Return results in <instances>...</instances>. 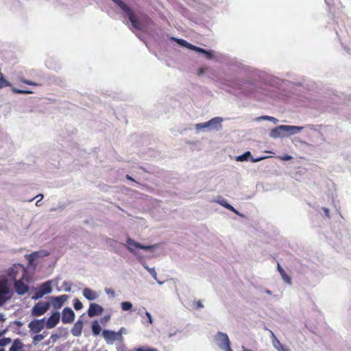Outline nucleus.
I'll list each match as a JSON object with an SVG mask.
<instances>
[{
    "label": "nucleus",
    "mask_w": 351,
    "mask_h": 351,
    "mask_svg": "<svg viewBox=\"0 0 351 351\" xmlns=\"http://www.w3.org/2000/svg\"><path fill=\"white\" fill-rule=\"evenodd\" d=\"M83 295L88 300H94L98 297L97 293L89 288L83 290Z\"/></svg>",
    "instance_id": "f3484780"
},
{
    "label": "nucleus",
    "mask_w": 351,
    "mask_h": 351,
    "mask_svg": "<svg viewBox=\"0 0 351 351\" xmlns=\"http://www.w3.org/2000/svg\"><path fill=\"white\" fill-rule=\"evenodd\" d=\"M323 210L326 215V217H330V215H329V210L328 208H323Z\"/></svg>",
    "instance_id": "a18cd8bd"
},
{
    "label": "nucleus",
    "mask_w": 351,
    "mask_h": 351,
    "mask_svg": "<svg viewBox=\"0 0 351 351\" xmlns=\"http://www.w3.org/2000/svg\"><path fill=\"white\" fill-rule=\"evenodd\" d=\"M25 280L27 281V276L25 278L20 277L19 280H14V288L19 295H23L29 290V287L24 282Z\"/></svg>",
    "instance_id": "0eeeda50"
},
{
    "label": "nucleus",
    "mask_w": 351,
    "mask_h": 351,
    "mask_svg": "<svg viewBox=\"0 0 351 351\" xmlns=\"http://www.w3.org/2000/svg\"><path fill=\"white\" fill-rule=\"evenodd\" d=\"M121 306L123 311H130L132 308V304L130 302H123L121 304Z\"/></svg>",
    "instance_id": "bb28decb"
},
{
    "label": "nucleus",
    "mask_w": 351,
    "mask_h": 351,
    "mask_svg": "<svg viewBox=\"0 0 351 351\" xmlns=\"http://www.w3.org/2000/svg\"><path fill=\"white\" fill-rule=\"evenodd\" d=\"M10 338L3 337L0 339V346H5L11 342Z\"/></svg>",
    "instance_id": "473e14b6"
},
{
    "label": "nucleus",
    "mask_w": 351,
    "mask_h": 351,
    "mask_svg": "<svg viewBox=\"0 0 351 351\" xmlns=\"http://www.w3.org/2000/svg\"><path fill=\"white\" fill-rule=\"evenodd\" d=\"M40 256V252H35L26 256L29 265H33L34 261Z\"/></svg>",
    "instance_id": "412c9836"
},
{
    "label": "nucleus",
    "mask_w": 351,
    "mask_h": 351,
    "mask_svg": "<svg viewBox=\"0 0 351 351\" xmlns=\"http://www.w3.org/2000/svg\"><path fill=\"white\" fill-rule=\"evenodd\" d=\"M23 346V345L21 341L19 339H16L13 341V343L10 348L9 351H19L22 349Z\"/></svg>",
    "instance_id": "a211bd4d"
},
{
    "label": "nucleus",
    "mask_w": 351,
    "mask_h": 351,
    "mask_svg": "<svg viewBox=\"0 0 351 351\" xmlns=\"http://www.w3.org/2000/svg\"><path fill=\"white\" fill-rule=\"evenodd\" d=\"M51 338L55 341L57 338H58V336L57 335H52Z\"/></svg>",
    "instance_id": "3c124183"
},
{
    "label": "nucleus",
    "mask_w": 351,
    "mask_h": 351,
    "mask_svg": "<svg viewBox=\"0 0 351 351\" xmlns=\"http://www.w3.org/2000/svg\"><path fill=\"white\" fill-rule=\"evenodd\" d=\"M2 333H0V336L1 335Z\"/></svg>",
    "instance_id": "4d7b16f0"
},
{
    "label": "nucleus",
    "mask_w": 351,
    "mask_h": 351,
    "mask_svg": "<svg viewBox=\"0 0 351 351\" xmlns=\"http://www.w3.org/2000/svg\"><path fill=\"white\" fill-rule=\"evenodd\" d=\"M60 315L59 312L53 313L45 322L47 328H54L60 322Z\"/></svg>",
    "instance_id": "4468645a"
},
{
    "label": "nucleus",
    "mask_w": 351,
    "mask_h": 351,
    "mask_svg": "<svg viewBox=\"0 0 351 351\" xmlns=\"http://www.w3.org/2000/svg\"><path fill=\"white\" fill-rule=\"evenodd\" d=\"M271 337L273 339V345L279 351L282 350V346L280 343V341L276 338V337L275 336V335L274 334L273 332H271Z\"/></svg>",
    "instance_id": "4be33fe9"
},
{
    "label": "nucleus",
    "mask_w": 351,
    "mask_h": 351,
    "mask_svg": "<svg viewBox=\"0 0 351 351\" xmlns=\"http://www.w3.org/2000/svg\"><path fill=\"white\" fill-rule=\"evenodd\" d=\"M116 5H117L128 16L130 21L131 22L132 26L138 29V30H143L147 25L149 23H152V20L148 17L145 16L143 21H138L132 10L123 1L121 0H112Z\"/></svg>",
    "instance_id": "f257e3e1"
},
{
    "label": "nucleus",
    "mask_w": 351,
    "mask_h": 351,
    "mask_svg": "<svg viewBox=\"0 0 351 351\" xmlns=\"http://www.w3.org/2000/svg\"><path fill=\"white\" fill-rule=\"evenodd\" d=\"M45 326V318L41 319H34L30 322L28 324V328L30 329V331L33 333L37 334L39 333Z\"/></svg>",
    "instance_id": "6e6552de"
},
{
    "label": "nucleus",
    "mask_w": 351,
    "mask_h": 351,
    "mask_svg": "<svg viewBox=\"0 0 351 351\" xmlns=\"http://www.w3.org/2000/svg\"><path fill=\"white\" fill-rule=\"evenodd\" d=\"M105 319H106V320H108L110 319V316H106Z\"/></svg>",
    "instance_id": "5fc2aeb1"
},
{
    "label": "nucleus",
    "mask_w": 351,
    "mask_h": 351,
    "mask_svg": "<svg viewBox=\"0 0 351 351\" xmlns=\"http://www.w3.org/2000/svg\"><path fill=\"white\" fill-rule=\"evenodd\" d=\"M125 178L127 180H129L132 182H136L135 180L132 178L130 175H126Z\"/></svg>",
    "instance_id": "8fccbe9b"
},
{
    "label": "nucleus",
    "mask_w": 351,
    "mask_h": 351,
    "mask_svg": "<svg viewBox=\"0 0 351 351\" xmlns=\"http://www.w3.org/2000/svg\"><path fill=\"white\" fill-rule=\"evenodd\" d=\"M251 156L250 152L247 151L245 152L243 154L239 156L237 158V160L238 161H246L248 160V158Z\"/></svg>",
    "instance_id": "393cba45"
},
{
    "label": "nucleus",
    "mask_w": 351,
    "mask_h": 351,
    "mask_svg": "<svg viewBox=\"0 0 351 351\" xmlns=\"http://www.w3.org/2000/svg\"><path fill=\"white\" fill-rule=\"evenodd\" d=\"M105 291H106V293L108 295H112V297H114V295H115V292H114V290H112V289H108V288H106V289H105Z\"/></svg>",
    "instance_id": "4c0bfd02"
},
{
    "label": "nucleus",
    "mask_w": 351,
    "mask_h": 351,
    "mask_svg": "<svg viewBox=\"0 0 351 351\" xmlns=\"http://www.w3.org/2000/svg\"><path fill=\"white\" fill-rule=\"evenodd\" d=\"M176 42L178 43H179L181 46H183L185 47H187V45L189 43L186 40H183V39H176Z\"/></svg>",
    "instance_id": "c9c22d12"
},
{
    "label": "nucleus",
    "mask_w": 351,
    "mask_h": 351,
    "mask_svg": "<svg viewBox=\"0 0 351 351\" xmlns=\"http://www.w3.org/2000/svg\"><path fill=\"white\" fill-rule=\"evenodd\" d=\"M92 331L95 336H97L101 331V328L97 321H94L92 323Z\"/></svg>",
    "instance_id": "aec40b11"
},
{
    "label": "nucleus",
    "mask_w": 351,
    "mask_h": 351,
    "mask_svg": "<svg viewBox=\"0 0 351 351\" xmlns=\"http://www.w3.org/2000/svg\"><path fill=\"white\" fill-rule=\"evenodd\" d=\"M195 308L198 309V308H203V304L201 301H199V300L195 301Z\"/></svg>",
    "instance_id": "ea45409f"
},
{
    "label": "nucleus",
    "mask_w": 351,
    "mask_h": 351,
    "mask_svg": "<svg viewBox=\"0 0 351 351\" xmlns=\"http://www.w3.org/2000/svg\"><path fill=\"white\" fill-rule=\"evenodd\" d=\"M195 51H197V52H199V53H204V54L206 55V57L208 58H212L211 53L210 51H208L202 49V48H200V47H195Z\"/></svg>",
    "instance_id": "a878e982"
},
{
    "label": "nucleus",
    "mask_w": 351,
    "mask_h": 351,
    "mask_svg": "<svg viewBox=\"0 0 351 351\" xmlns=\"http://www.w3.org/2000/svg\"><path fill=\"white\" fill-rule=\"evenodd\" d=\"M145 315L148 319L149 323L152 324V318L151 314L149 312H146Z\"/></svg>",
    "instance_id": "a19ab883"
},
{
    "label": "nucleus",
    "mask_w": 351,
    "mask_h": 351,
    "mask_svg": "<svg viewBox=\"0 0 351 351\" xmlns=\"http://www.w3.org/2000/svg\"><path fill=\"white\" fill-rule=\"evenodd\" d=\"M51 291V287L50 282H45L40 287L39 293L40 295L38 297H42L43 295L49 293Z\"/></svg>",
    "instance_id": "dca6fc26"
},
{
    "label": "nucleus",
    "mask_w": 351,
    "mask_h": 351,
    "mask_svg": "<svg viewBox=\"0 0 351 351\" xmlns=\"http://www.w3.org/2000/svg\"><path fill=\"white\" fill-rule=\"evenodd\" d=\"M73 306L75 310L78 311L83 308V304L78 299H75Z\"/></svg>",
    "instance_id": "7c9ffc66"
},
{
    "label": "nucleus",
    "mask_w": 351,
    "mask_h": 351,
    "mask_svg": "<svg viewBox=\"0 0 351 351\" xmlns=\"http://www.w3.org/2000/svg\"><path fill=\"white\" fill-rule=\"evenodd\" d=\"M102 335L108 344H112L115 341L119 342V337L117 332L110 330H104L102 332Z\"/></svg>",
    "instance_id": "9d476101"
},
{
    "label": "nucleus",
    "mask_w": 351,
    "mask_h": 351,
    "mask_svg": "<svg viewBox=\"0 0 351 351\" xmlns=\"http://www.w3.org/2000/svg\"><path fill=\"white\" fill-rule=\"evenodd\" d=\"M50 304L48 302H39L35 304L31 310L32 315L38 317L44 315L49 309Z\"/></svg>",
    "instance_id": "7ed1b4c3"
},
{
    "label": "nucleus",
    "mask_w": 351,
    "mask_h": 351,
    "mask_svg": "<svg viewBox=\"0 0 351 351\" xmlns=\"http://www.w3.org/2000/svg\"><path fill=\"white\" fill-rule=\"evenodd\" d=\"M128 249L130 252L134 251V248H138L139 243L134 241L133 239L128 238L126 241Z\"/></svg>",
    "instance_id": "6ab92c4d"
},
{
    "label": "nucleus",
    "mask_w": 351,
    "mask_h": 351,
    "mask_svg": "<svg viewBox=\"0 0 351 351\" xmlns=\"http://www.w3.org/2000/svg\"><path fill=\"white\" fill-rule=\"evenodd\" d=\"M204 73L203 69H200L199 74H200V73Z\"/></svg>",
    "instance_id": "864d4df0"
},
{
    "label": "nucleus",
    "mask_w": 351,
    "mask_h": 351,
    "mask_svg": "<svg viewBox=\"0 0 351 351\" xmlns=\"http://www.w3.org/2000/svg\"><path fill=\"white\" fill-rule=\"evenodd\" d=\"M127 332V330L124 327H121L117 332V335L119 337V342L122 343L123 341V334H125Z\"/></svg>",
    "instance_id": "c85d7f7f"
},
{
    "label": "nucleus",
    "mask_w": 351,
    "mask_h": 351,
    "mask_svg": "<svg viewBox=\"0 0 351 351\" xmlns=\"http://www.w3.org/2000/svg\"><path fill=\"white\" fill-rule=\"evenodd\" d=\"M12 90L13 93H17V94H32V93H33V92L31 90H22V89H19L16 88H12Z\"/></svg>",
    "instance_id": "cd10ccee"
},
{
    "label": "nucleus",
    "mask_w": 351,
    "mask_h": 351,
    "mask_svg": "<svg viewBox=\"0 0 351 351\" xmlns=\"http://www.w3.org/2000/svg\"><path fill=\"white\" fill-rule=\"evenodd\" d=\"M138 351H158L156 348H141L137 350Z\"/></svg>",
    "instance_id": "58836bf2"
},
{
    "label": "nucleus",
    "mask_w": 351,
    "mask_h": 351,
    "mask_svg": "<svg viewBox=\"0 0 351 351\" xmlns=\"http://www.w3.org/2000/svg\"><path fill=\"white\" fill-rule=\"evenodd\" d=\"M104 311V308L101 306L96 303H90L88 309V315L92 317L95 315H101Z\"/></svg>",
    "instance_id": "ddd939ff"
},
{
    "label": "nucleus",
    "mask_w": 351,
    "mask_h": 351,
    "mask_svg": "<svg viewBox=\"0 0 351 351\" xmlns=\"http://www.w3.org/2000/svg\"><path fill=\"white\" fill-rule=\"evenodd\" d=\"M217 339L219 341V346L223 348L226 351H232L230 348V343L229 338L226 333L218 332Z\"/></svg>",
    "instance_id": "1a4fd4ad"
},
{
    "label": "nucleus",
    "mask_w": 351,
    "mask_h": 351,
    "mask_svg": "<svg viewBox=\"0 0 351 351\" xmlns=\"http://www.w3.org/2000/svg\"><path fill=\"white\" fill-rule=\"evenodd\" d=\"M68 295H62L56 297L51 298V303L56 309H58L62 306L64 303L67 300Z\"/></svg>",
    "instance_id": "f8f14e48"
},
{
    "label": "nucleus",
    "mask_w": 351,
    "mask_h": 351,
    "mask_svg": "<svg viewBox=\"0 0 351 351\" xmlns=\"http://www.w3.org/2000/svg\"><path fill=\"white\" fill-rule=\"evenodd\" d=\"M154 247H155V245H142V244L139 243L138 248L147 250L153 249Z\"/></svg>",
    "instance_id": "f704fd0d"
},
{
    "label": "nucleus",
    "mask_w": 351,
    "mask_h": 351,
    "mask_svg": "<svg viewBox=\"0 0 351 351\" xmlns=\"http://www.w3.org/2000/svg\"><path fill=\"white\" fill-rule=\"evenodd\" d=\"M277 269L280 274L284 273L285 270L282 268V267L280 266V265L279 263H278V265H277Z\"/></svg>",
    "instance_id": "c03bdc74"
},
{
    "label": "nucleus",
    "mask_w": 351,
    "mask_h": 351,
    "mask_svg": "<svg viewBox=\"0 0 351 351\" xmlns=\"http://www.w3.org/2000/svg\"><path fill=\"white\" fill-rule=\"evenodd\" d=\"M84 326V323L82 320H77L73 325V327L71 328V334L74 337H80L82 335V329Z\"/></svg>",
    "instance_id": "2eb2a0df"
},
{
    "label": "nucleus",
    "mask_w": 351,
    "mask_h": 351,
    "mask_svg": "<svg viewBox=\"0 0 351 351\" xmlns=\"http://www.w3.org/2000/svg\"><path fill=\"white\" fill-rule=\"evenodd\" d=\"M263 119H268V120H276L275 118H274L272 117H269V116L263 117Z\"/></svg>",
    "instance_id": "de8ad7c7"
},
{
    "label": "nucleus",
    "mask_w": 351,
    "mask_h": 351,
    "mask_svg": "<svg viewBox=\"0 0 351 351\" xmlns=\"http://www.w3.org/2000/svg\"><path fill=\"white\" fill-rule=\"evenodd\" d=\"M265 157H263V158H252V161L254 162H258L260 160H261L262 159H264Z\"/></svg>",
    "instance_id": "09e8293b"
},
{
    "label": "nucleus",
    "mask_w": 351,
    "mask_h": 351,
    "mask_svg": "<svg viewBox=\"0 0 351 351\" xmlns=\"http://www.w3.org/2000/svg\"><path fill=\"white\" fill-rule=\"evenodd\" d=\"M4 320H5V319L3 318V315L0 314V322L1 321H4Z\"/></svg>",
    "instance_id": "603ef678"
},
{
    "label": "nucleus",
    "mask_w": 351,
    "mask_h": 351,
    "mask_svg": "<svg viewBox=\"0 0 351 351\" xmlns=\"http://www.w3.org/2000/svg\"><path fill=\"white\" fill-rule=\"evenodd\" d=\"M295 127L290 125H280L273 129L270 132V136L274 138L285 136V133L290 132Z\"/></svg>",
    "instance_id": "423d86ee"
},
{
    "label": "nucleus",
    "mask_w": 351,
    "mask_h": 351,
    "mask_svg": "<svg viewBox=\"0 0 351 351\" xmlns=\"http://www.w3.org/2000/svg\"><path fill=\"white\" fill-rule=\"evenodd\" d=\"M21 82H23V84H28V85H32V86H37L39 85L38 83H36L34 82L26 80L25 78H21Z\"/></svg>",
    "instance_id": "72a5a7b5"
},
{
    "label": "nucleus",
    "mask_w": 351,
    "mask_h": 351,
    "mask_svg": "<svg viewBox=\"0 0 351 351\" xmlns=\"http://www.w3.org/2000/svg\"><path fill=\"white\" fill-rule=\"evenodd\" d=\"M27 275L26 269L20 264L14 265L8 271V276L10 280H16L19 276L25 278Z\"/></svg>",
    "instance_id": "f03ea898"
},
{
    "label": "nucleus",
    "mask_w": 351,
    "mask_h": 351,
    "mask_svg": "<svg viewBox=\"0 0 351 351\" xmlns=\"http://www.w3.org/2000/svg\"><path fill=\"white\" fill-rule=\"evenodd\" d=\"M195 47L196 46H195V45H192V44L189 43L188 45H187L186 48L195 51Z\"/></svg>",
    "instance_id": "37998d69"
},
{
    "label": "nucleus",
    "mask_w": 351,
    "mask_h": 351,
    "mask_svg": "<svg viewBox=\"0 0 351 351\" xmlns=\"http://www.w3.org/2000/svg\"><path fill=\"white\" fill-rule=\"evenodd\" d=\"M220 204L221 206H223V207H225L226 208L232 211L233 213L238 214V211L232 205H230L226 201H224V200L221 201Z\"/></svg>",
    "instance_id": "5701e85b"
},
{
    "label": "nucleus",
    "mask_w": 351,
    "mask_h": 351,
    "mask_svg": "<svg viewBox=\"0 0 351 351\" xmlns=\"http://www.w3.org/2000/svg\"><path fill=\"white\" fill-rule=\"evenodd\" d=\"M0 351H5V350H4V349L1 348V349H0Z\"/></svg>",
    "instance_id": "6e6d98bb"
},
{
    "label": "nucleus",
    "mask_w": 351,
    "mask_h": 351,
    "mask_svg": "<svg viewBox=\"0 0 351 351\" xmlns=\"http://www.w3.org/2000/svg\"><path fill=\"white\" fill-rule=\"evenodd\" d=\"M280 158L283 160H289L292 158V156H291L289 155H285V156L281 157Z\"/></svg>",
    "instance_id": "79ce46f5"
},
{
    "label": "nucleus",
    "mask_w": 351,
    "mask_h": 351,
    "mask_svg": "<svg viewBox=\"0 0 351 351\" xmlns=\"http://www.w3.org/2000/svg\"><path fill=\"white\" fill-rule=\"evenodd\" d=\"M10 86V82L4 78L3 73H0V88Z\"/></svg>",
    "instance_id": "b1692460"
},
{
    "label": "nucleus",
    "mask_w": 351,
    "mask_h": 351,
    "mask_svg": "<svg viewBox=\"0 0 351 351\" xmlns=\"http://www.w3.org/2000/svg\"><path fill=\"white\" fill-rule=\"evenodd\" d=\"M147 270L149 272V274L154 277V279L156 280V276H157V274H156V271H155V269L154 268H147Z\"/></svg>",
    "instance_id": "e433bc0d"
},
{
    "label": "nucleus",
    "mask_w": 351,
    "mask_h": 351,
    "mask_svg": "<svg viewBox=\"0 0 351 351\" xmlns=\"http://www.w3.org/2000/svg\"><path fill=\"white\" fill-rule=\"evenodd\" d=\"M36 197H38V198H40V199H39V200H38V201H37V202H36V206H38V202H39V201H40V200H41V199L43 198V195H42V194H39V195H38Z\"/></svg>",
    "instance_id": "49530a36"
},
{
    "label": "nucleus",
    "mask_w": 351,
    "mask_h": 351,
    "mask_svg": "<svg viewBox=\"0 0 351 351\" xmlns=\"http://www.w3.org/2000/svg\"><path fill=\"white\" fill-rule=\"evenodd\" d=\"M222 121L223 120L221 117H214L207 122L197 124L196 128L200 129L213 127V128L219 130L221 127V123Z\"/></svg>",
    "instance_id": "39448f33"
},
{
    "label": "nucleus",
    "mask_w": 351,
    "mask_h": 351,
    "mask_svg": "<svg viewBox=\"0 0 351 351\" xmlns=\"http://www.w3.org/2000/svg\"><path fill=\"white\" fill-rule=\"evenodd\" d=\"M11 298L10 288L5 280L0 281V306Z\"/></svg>",
    "instance_id": "20e7f679"
},
{
    "label": "nucleus",
    "mask_w": 351,
    "mask_h": 351,
    "mask_svg": "<svg viewBox=\"0 0 351 351\" xmlns=\"http://www.w3.org/2000/svg\"><path fill=\"white\" fill-rule=\"evenodd\" d=\"M280 275L282 276V278L287 282L288 284L291 283V278L286 274L285 271H284V273H280Z\"/></svg>",
    "instance_id": "2f4dec72"
},
{
    "label": "nucleus",
    "mask_w": 351,
    "mask_h": 351,
    "mask_svg": "<svg viewBox=\"0 0 351 351\" xmlns=\"http://www.w3.org/2000/svg\"><path fill=\"white\" fill-rule=\"evenodd\" d=\"M75 319V313L73 311L69 308L66 307L62 311V322L64 324H71Z\"/></svg>",
    "instance_id": "9b49d317"
},
{
    "label": "nucleus",
    "mask_w": 351,
    "mask_h": 351,
    "mask_svg": "<svg viewBox=\"0 0 351 351\" xmlns=\"http://www.w3.org/2000/svg\"><path fill=\"white\" fill-rule=\"evenodd\" d=\"M45 337V335L43 333V334H38L36 335L34 337H33V343L34 344H36L37 343L41 341Z\"/></svg>",
    "instance_id": "c756f323"
}]
</instances>
